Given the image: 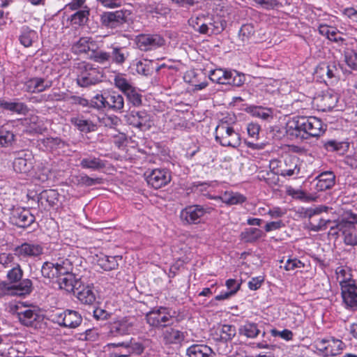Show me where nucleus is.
<instances>
[{"label": "nucleus", "instance_id": "b1692460", "mask_svg": "<svg viewBox=\"0 0 357 357\" xmlns=\"http://www.w3.org/2000/svg\"><path fill=\"white\" fill-rule=\"evenodd\" d=\"M94 46L93 42L91 38L82 37L78 41L73 44L72 50L75 54H87L88 56H89Z\"/></svg>", "mask_w": 357, "mask_h": 357}, {"label": "nucleus", "instance_id": "1a4fd4ad", "mask_svg": "<svg viewBox=\"0 0 357 357\" xmlns=\"http://www.w3.org/2000/svg\"><path fill=\"white\" fill-rule=\"evenodd\" d=\"M338 102V95L332 90H328L318 95L313 100V105L318 110L330 111L334 108Z\"/></svg>", "mask_w": 357, "mask_h": 357}, {"label": "nucleus", "instance_id": "9b49d317", "mask_svg": "<svg viewBox=\"0 0 357 357\" xmlns=\"http://www.w3.org/2000/svg\"><path fill=\"white\" fill-rule=\"evenodd\" d=\"M81 315L74 310H66L54 314V321L60 326L74 328L80 325Z\"/></svg>", "mask_w": 357, "mask_h": 357}, {"label": "nucleus", "instance_id": "5701e85b", "mask_svg": "<svg viewBox=\"0 0 357 357\" xmlns=\"http://www.w3.org/2000/svg\"><path fill=\"white\" fill-rule=\"evenodd\" d=\"M57 282L60 289L68 292H72L75 289H77L78 287H80V281L76 278L73 273L59 278Z\"/></svg>", "mask_w": 357, "mask_h": 357}, {"label": "nucleus", "instance_id": "a211bd4d", "mask_svg": "<svg viewBox=\"0 0 357 357\" xmlns=\"http://www.w3.org/2000/svg\"><path fill=\"white\" fill-rule=\"evenodd\" d=\"M133 324L126 317L119 319L110 324L109 333L114 335H124L128 334L132 328Z\"/></svg>", "mask_w": 357, "mask_h": 357}, {"label": "nucleus", "instance_id": "7ed1b4c3", "mask_svg": "<svg viewBox=\"0 0 357 357\" xmlns=\"http://www.w3.org/2000/svg\"><path fill=\"white\" fill-rule=\"evenodd\" d=\"M208 76L215 83L234 86H241L245 81V75L234 70L216 68L211 70Z\"/></svg>", "mask_w": 357, "mask_h": 357}, {"label": "nucleus", "instance_id": "ddd939ff", "mask_svg": "<svg viewBox=\"0 0 357 357\" xmlns=\"http://www.w3.org/2000/svg\"><path fill=\"white\" fill-rule=\"evenodd\" d=\"M172 179L170 172L165 169H155L147 176L146 181L149 185L155 189L168 184Z\"/></svg>", "mask_w": 357, "mask_h": 357}, {"label": "nucleus", "instance_id": "49530a36", "mask_svg": "<svg viewBox=\"0 0 357 357\" xmlns=\"http://www.w3.org/2000/svg\"><path fill=\"white\" fill-rule=\"evenodd\" d=\"M42 275L47 278L54 279L57 278V269L55 266L54 262H45L41 268Z\"/></svg>", "mask_w": 357, "mask_h": 357}, {"label": "nucleus", "instance_id": "13d9d810", "mask_svg": "<svg viewBox=\"0 0 357 357\" xmlns=\"http://www.w3.org/2000/svg\"><path fill=\"white\" fill-rule=\"evenodd\" d=\"M81 166L83 168L97 169L102 166L101 162L96 158H84L81 161Z\"/></svg>", "mask_w": 357, "mask_h": 357}, {"label": "nucleus", "instance_id": "c03bdc74", "mask_svg": "<svg viewBox=\"0 0 357 357\" xmlns=\"http://www.w3.org/2000/svg\"><path fill=\"white\" fill-rule=\"evenodd\" d=\"M114 83L116 88L126 93L133 86L123 74H118L114 76Z\"/></svg>", "mask_w": 357, "mask_h": 357}, {"label": "nucleus", "instance_id": "6ab92c4d", "mask_svg": "<svg viewBox=\"0 0 357 357\" xmlns=\"http://www.w3.org/2000/svg\"><path fill=\"white\" fill-rule=\"evenodd\" d=\"M207 21H208V18H206L204 15H200L191 17L189 23L195 31L200 33H218L220 32V29H215L209 27Z\"/></svg>", "mask_w": 357, "mask_h": 357}, {"label": "nucleus", "instance_id": "09e8293b", "mask_svg": "<svg viewBox=\"0 0 357 357\" xmlns=\"http://www.w3.org/2000/svg\"><path fill=\"white\" fill-rule=\"evenodd\" d=\"M14 134L3 126H0V146H7L14 141Z\"/></svg>", "mask_w": 357, "mask_h": 357}, {"label": "nucleus", "instance_id": "cd10ccee", "mask_svg": "<svg viewBox=\"0 0 357 357\" xmlns=\"http://www.w3.org/2000/svg\"><path fill=\"white\" fill-rule=\"evenodd\" d=\"M19 39L23 46L29 47L38 40V36L36 31L24 26L22 29Z\"/></svg>", "mask_w": 357, "mask_h": 357}, {"label": "nucleus", "instance_id": "c756f323", "mask_svg": "<svg viewBox=\"0 0 357 357\" xmlns=\"http://www.w3.org/2000/svg\"><path fill=\"white\" fill-rule=\"evenodd\" d=\"M77 298L83 303L93 304L96 298V291L93 285L88 284L84 286L82 289L77 292Z\"/></svg>", "mask_w": 357, "mask_h": 357}, {"label": "nucleus", "instance_id": "c9c22d12", "mask_svg": "<svg viewBox=\"0 0 357 357\" xmlns=\"http://www.w3.org/2000/svg\"><path fill=\"white\" fill-rule=\"evenodd\" d=\"M32 165L30 155L28 158L18 157L13 162V168L16 172L26 173L32 168Z\"/></svg>", "mask_w": 357, "mask_h": 357}, {"label": "nucleus", "instance_id": "69168bd1", "mask_svg": "<svg viewBox=\"0 0 357 357\" xmlns=\"http://www.w3.org/2000/svg\"><path fill=\"white\" fill-rule=\"evenodd\" d=\"M127 57V54L124 52L121 49L114 48L112 52V59L113 60L118 63H123L126 58Z\"/></svg>", "mask_w": 357, "mask_h": 357}, {"label": "nucleus", "instance_id": "4c0bfd02", "mask_svg": "<svg viewBox=\"0 0 357 357\" xmlns=\"http://www.w3.org/2000/svg\"><path fill=\"white\" fill-rule=\"evenodd\" d=\"M248 112L255 118L263 120H268L273 117V111L271 109L262 107H250L248 109Z\"/></svg>", "mask_w": 357, "mask_h": 357}, {"label": "nucleus", "instance_id": "72a5a7b5", "mask_svg": "<svg viewBox=\"0 0 357 357\" xmlns=\"http://www.w3.org/2000/svg\"><path fill=\"white\" fill-rule=\"evenodd\" d=\"M163 338L167 343L176 344L184 339L183 333L175 328H167L163 333Z\"/></svg>", "mask_w": 357, "mask_h": 357}, {"label": "nucleus", "instance_id": "603ef678", "mask_svg": "<svg viewBox=\"0 0 357 357\" xmlns=\"http://www.w3.org/2000/svg\"><path fill=\"white\" fill-rule=\"evenodd\" d=\"M344 59L350 68L357 70V50H347L344 52Z\"/></svg>", "mask_w": 357, "mask_h": 357}, {"label": "nucleus", "instance_id": "4d7b16f0", "mask_svg": "<svg viewBox=\"0 0 357 357\" xmlns=\"http://www.w3.org/2000/svg\"><path fill=\"white\" fill-rule=\"evenodd\" d=\"M22 275L23 271L18 264L13 267L7 273V278L10 282H16L20 280Z\"/></svg>", "mask_w": 357, "mask_h": 357}, {"label": "nucleus", "instance_id": "3c124183", "mask_svg": "<svg viewBox=\"0 0 357 357\" xmlns=\"http://www.w3.org/2000/svg\"><path fill=\"white\" fill-rule=\"evenodd\" d=\"M88 10H79L71 16L70 21L72 24L75 26L83 25L88 19Z\"/></svg>", "mask_w": 357, "mask_h": 357}, {"label": "nucleus", "instance_id": "39448f33", "mask_svg": "<svg viewBox=\"0 0 357 357\" xmlns=\"http://www.w3.org/2000/svg\"><path fill=\"white\" fill-rule=\"evenodd\" d=\"M101 73L91 64L80 63L77 67V83L82 87L94 85L102 80Z\"/></svg>", "mask_w": 357, "mask_h": 357}, {"label": "nucleus", "instance_id": "a18cd8bd", "mask_svg": "<svg viewBox=\"0 0 357 357\" xmlns=\"http://www.w3.org/2000/svg\"><path fill=\"white\" fill-rule=\"evenodd\" d=\"M89 57L97 63L106 64L109 61L111 56L106 52L92 50Z\"/></svg>", "mask_w": 357, "mask_h": 357}, {"label": "nucleus", "instance_id": "ea45409f", "mask_svg": "<svg viewBox=\"0 0 357 357\" xmlns=\"http://www.w3.org/2000/svg\"><path fill=\"white\" fill-rule=\"evenodd\" d=\"M70 121L82 132H89L95 129V125L93 123L82 117H73L71 119Z\"/></svg>", "mask_w": 357, "mask_h": 357}, {"label": "nucleus", "instance_id": "680f3d73", "mask_svg": "<svg viewBox=\"0 0 357 357\" xmlns=\"http://www.w3.org/2000/svg\"><path fill=\"white\" fill-rule=\"evenodd\" d=\"M125 94L133 105L139 106L141 104V96L137 93V90L134 87L131 88Z\"/></svg>", "mask_w": 357, "mask_h": 357}, {"label": "nucleus", "instance_id": "473e14b6", "mask_svg": "<svg viewBox=\"0 0 357 357\" xmlns=\"http://www.w3.org/2000/svg\"><path fill=\"white\" fill-rule=\"evenodd\" d=\"M107 107L114 111L121 112L123 109V98L116 92H112L107 96Z\"/></svg>", "mask_w": 357, "mask_h": 357}, {"label": "nucleus", "instance_id": "052dcab7", "mask_svg": "<svg viewBox=\"0 0 357 357\" xmlns=\"http://www.w3.org/2000/svg\"><path fill=\"white\" fill-rule=\"evenodd\" d=\"M262 236V231L257 228H249L245 231V238L249 241H257Z\"/></svg>", "mask_w": 357, "mask_h": 357}, {"label": "nucleus", "instance_id": "8fccbe9b", "mask_svg": "<svg viewBox=\"0 0 357 357\" xmlns=\"http://www.w3.org/2000/svg\"><path fill=\"white\" fill-rule=\"evenodd\" d=\"M236 333V328L231 325H222L220 330V335L221 339L226 341L231 340L235 336Z\"/></svg>", "mask_w": 357, "mask_h": 357}, {"label": "nucleus", "instance_id": "79ce46f5", "mask_svg": "<svg viewBox=\"0 0 357 357\" xmlns=\"http://www.w3.org/2000/svg\"><path fill=\"white\" fill-rule=\"evenodd\" d=\"M116 346L125 347L129 356L131 354L140 355L144 351L143 345L140 342H132V340H130V342L119 343Z\"/></svg>", "mask_w": 357, "mask_h": 357}, {"label": "nucleus", "instance_id": "bf43d9fd", "mask_svg": "<svg viewBox=\"0 0 357 357\" xmlns=\"http://www.w3.org/2000/svg\"><path fill=\"white\" fill-rule=\"evenodd\" d=\"M270 333L273 337H280L286 341H291L293 340L294 333L289 329H284L283 331H278L275 328L271 329Z\"/></svg>", "mask_w": 357, "mask_h": 357}, {"label": "nucleus", "instance_id": "c85d7f7f", "mask_svg": "<svg viewBox=\"0 0 357 357\" xmlns=\"http://www.w3.org/2000/svg\"><path fill=\"white\" fill-rule=\"evenodd\" d=\"M32 291V282L29 279L22 280L18 284H10V296H26Z\"/></svg>", "mask_w": 357, "mask_h": 357}, {"label": "nucleus", "instance_id": "2eb2a0df", "mask_svg": "<svg viewBox=\"0 0 357 357\" xmlns=\"http://www.w3.org/2000/svg\"><path fill=\"white\" fill-rule=\"evenodd\" d=\"M11 220L20 227H26L35 220L34 216L26 208H17L13 212Z\"/></svg>", "mask_w": 357, "mask_h": 357}, {"label": "nucleus", "instance_id": "864d4df0", "mask_svg": "<svg viewBox=\"0 0 357 357\" xmlns=\"http://www.w3.org/2000/svg\"><path fill=\"white\" fill-rule=\"evenodd\" d=\"M107 96L97 93L91 100L90 105L98 109L107 107Z\"/></svg>", "mask_w": 357, "mask_h": 357}, {"label": "nucleus", "instance_id": "338daca9", "mask_svg": "<svg viewBox=\"0 0 357 357\" xmlns=\"http://www.w3.org/2000/svg\"><path fill=\"white\" fill-rule=\"evenodd\" d=\"M14 257L9 253H1L0 255V264L4 267H10L13 265Z\"/></svg>", "mask_w": 357, "mask_h": 357}, {"label": "nucleus", "instance_id": "a19ab883", "mask_svg": "<svg viewBox=\"0 0 357 357\" xmlns=\"http://www.w3.org/2000/svg\"><path fill=\"white\" fill-rule=\"evenodd\" d=\"M319 32L332 41H337L341 38L340 33L335 27L329 26L326 24H321L319 26Z\"/></svg>", "mask_w": 357, "mask_h": 357}, {"label": "nucleus", "instance_id": "37998d69", "mask_svg": "<svg viewBox=\"0 0 357 357\" xmlns=\"http://www.w3.org/2000/svg\"><path fill=\"white\" fill-rule=\"evenodd\" d=\"M239 332L247 337L255 338L259 335V330L256 324L248 322L240 328Z\"/></svg>", "mask_w": 357, "mask_h": 357}, {"label": "nucleus", "instance_id": "4468645a", "mask_svg": "<svg viewBox=\"0 0 357 357\" xmlns=\"http://www.w3.org/2000/svg\"><path fill=\"white\" fill-rule=\"evenodd\" d=\"M43 248L39 244L24 243L15 249V255L20 259L35 257L43 253Z\"/></svg>", "mask_w": 357, "mask_h": 357}, {"label": "nucleus", "instance_id": "f257e3e1", "mask_svg": "<svg viewBox=\"0 0 357 357\" xmlns=\"http://www.w3.org/2000/svg\"><path fill=\"white\" fill-rule=\"evenodd\" d=\"M326 129V126L315 116H293L286 123V132L292 139H304L307 136L318 137Z\"/></svg>", "mask_w": 357, "mask_h": 357}, {"label": "nucleus", "instance_id": "5fc2aeb1", "mask_svg": "<svg viewBox=\"0 0 357 357\" xmlns=\"http://www.w3.org/2000/svg\"><path fill=\"white\" fill-rule=\"evenodd\" d=\"M41 198L45 199L50 206H53L58 202L59 193L55 190H45L42 193Z\"/></svg>", "mask_w": 357, "mask_h": 357}, {"label": "nucleus", "instance_id": "f8f14e48", "mask_svg": "<svg viewBox=\"0 0 357 357\" xmlns=\"http://www.w3.org/2000/svg\"><path fill=\"white\" fill-rule=\"evenodd\" d=\"M135 43L141 50L148 51L162 46L165 40L157 34H142L136 37Z\"/></svg>", "mask_w": 357, "mask_h": 357}, {"label": "nucleus", "instance_id": "f03ea898", "mask_svg": "<svg viewBox=\"0 0 357 357\" xmlns=\"http://www.w3.org/2000/svg\"><path fill=\"white\" fill-rule=\"evenodd\" d=\"M235 118L228 116L220 121L215 128V139L223 146L236 148L241 144L239 133L234 129Z\"/></svg>", "mask_w": 357, "mask_h": 357}, {"label": "nucleus", "instance_id": "774afa93", "mask_svg": "<svg viewBox=\"0 0 357 357\" xmlns=\"http://www.w3.org/2000/svg\"><path fill=\"white\" fill-rule=\"evenodd\" d=\"M248 135L253 139H258L259 134L260 127L256 123H249L247 127Z\"/></svg>", "mask_w": 357, "mask_h": 357}, {"label": "nucleus", "instance_id": "2f4dec72", "mask_svg": "<svg viewBox=\"0 0 357 357\" xmlns=\"http://www.w3.org/2000/svg\"><path fill=\"white\" fill-rule=\"evenodd\" d=\"M0 106L4 109L17 114H25L28 112L26 105L21 102L1 100Z\"/></svg>", "mask_w": 357, "mask_h": 357}, {"label": "nucleus", "instance_id": "412c9836", "mask_svg": "<svg viewBox=\"0 0 357 357\" xmlns=\"http://www.w3.org/2000/svg\"><path fill=\"white\" fill-rule=\"evenodd\" d=\"M126 13L123 10L109 12L102 16V23L110 28H114L125 22Z\"/></svg>", "mask_w": 357, "mask_h": 357}, {"label": "nucleus", "instance_id": "f3484780", "mask_svg": "<svg viewBox=\"0 0 357 357\" xmlns=\"http://www.w3.org/2000/svg\"><path fill=\"white\" fill-rule=\"evenodd\" d=\"M52 85L51 80L36 77L28 79L24 84V89L29 93H40L50 89Z\"/></svg>", "mask_w": 357, "mask_h": 357}, {"label": "nucleus", "instance_id": "de8ad7c7", "mask_svg": "<svg viewBox=\"0 0 357 357\" xmlns=\"http://www.w3.org/2000/svg\"><path fill=\"white\" fill-rule=\"evenodd\" d=\"M41 143L47 151H54L63 146V142L59 138L47 137L42 139Z\"/></svg>", "mask_w": 357, "mask_h": 357}, {"label": "nucleus", "instance_id": "a878e982", "mask_svg": "<svg viewBox=\"0 0 357 357\" xmlns=\"http://www.w3.org/2000/svg\"><path fill=\"white\" fill-rule=\"evenodd\" d=\"M215 199H220L227 205L242 204L246 200L245 197L242 194L232 191H226L221 196L217 197Z\"/></svg>", "mask_w": 357, "mask_h": 357}, {"label": "nucleus", "instance_id": "9d476101", "mask_svg": "<svg viewBox=\"0 0 357 357\" xmlns=\"http://www.w3.org/2000/svg\"><path fill=\"white\" fill-rule=\"evenodd\" d=\"M172 315L165 307L153 309L146 314L147 323L154 327L165 326L169 322Z\"/></svg>", "mask_w": 357, "mask_h": 357}, {"label": "nucleus", "instance_id": "393cba45", "mask_svg": "<svg viewBox=\"0 0 357 357\" xmlns=\"http://www.w3.org/2000/svg\"><path fill=\"white\" fill-rule=\"evenodd\" d=\"M118 257L107 256L102 253L96 255V261L97 264L104 271H111L118 266Z\"/></svg>", "mask_w": 357, "mask_h": 357}, {"label": "nucleus", "instance_id": "dca6fc26", "mask_svg": "<svg viewBox=\"0 0 357 357\" xmlns=\"http://www.w3.org/2000/svg\"><path fill=\"white\" fill-rule=\"evenodd\" d=\"M204 214V210L202 207L199 206H190L181 211L180 218L185 223H197Z\"/></svg>", "mask_w": 357, "mask_h": 357}, {"label": "nucleus", "instance_id": "0e129e2a", "mask_svg": "<svg viewBox=\"0 0 357 357\" xmlns=\"http://www.w3.org/2000/svg\"><path fill=\"white\" fill-rule=\"evenodd\" d=\"M241 283L234 279H229L226 281L225 285L229 293L234 296L240 289Z\"/></svg>", "mask_w": 357, "mask_h": 357}, {"label": "nucleus", "instance_id": "aec40b11", "mask_svg": "<svg viewBox=\"0 0 357 357\" xmlns=\"http://www.w3.org/2000/svg\"><path fill=\"white\" fill-rule=\"evenodd\" d=\"M342 297L345 306L347 308L355 309L357 307V287L355 284L343 286Z\"/></svg>", "mask_w": 357, "mask_h": 357}, {"label": "nucleus", "instance_id": "6e6d98bb", "mask_svg": "<svg viewBox=\"0 0 357 357\" xmlns=\"http://www.w3.org/2000/svg\"><path fill=\"white\" fill-rule=\"evenodd\" d=\"M254 26L250 24H244L239 31V38L243 42H246L254 34Z\"/></svg>", "mask_w": 357, "mask_h": 357}, {"label": "nucleus", "instance_id": "4be33fe9", "mask_svg": "<svg viewBox=\"0 0 357 357\" xmlns=\"http://www.w3.org/2000/svg\"><path fill=\"white\" fill-rule=\"evenodd\" d=\"M335 176L332 172H322L316 178V190L324 191L330 189L335 184Z\"/></svg>", "mask_w": 357, "mask_h": 357}, {"label": "nucleus", "instance_id": "e433bc0d", "mask_svg": "<svg viewBox=\"0 0 357 357\" xmlns=\"http://www.w3.org/2000/svg\"><path fill=\"white\" fill-rule=\"evenodd\" d=\"M336 71L335 66L323 63L317 68L316 74L326 82V78L332 79L335 77Z\"/></svg>", "mask_w": 357, "mask_h": 357}, {"label": "nucleus", "instance_id": "20e7f679", "mask_svg": "<svg viewBox=\"0 0 357 357\" xmlns=\"http://www.w3.org/2000/svg\"><path fill=\"white\" fill-rule=\"evenodd\" d=\"M357 215L352 213H345L344 216L336 224L337 229L344 236V241L347 245H357Z\"/></svg>", "mask_w": 357, "mask_h": 357}, {"label": "nucleus", "instance_id": "423d86ee", "mask_svg": "<svg viewBox=\"0 0 357 357\" xmlns=\"http://www.w3.org/2000/svg\"><path fill=\"white\" fill-rule=\"evenodd\" d=\"M125 119L130 125L143 131L148 130L154 126L153 116L145 110H132L125 115Z\"/></svg>", "mask_w": 357, "mask_h": 357}, {"label": "nucleus", "instance_id": "f704fd0d", "mask_svg": "<svg viewBox=\"0 0 357 357\" xmlns=\"http://www.w3.org/2000/svg\"><path fill=\"white\" fill-rule=\"evenodd\" d=\"M55 263L58 279L73 273V264L69 259H59Z\"/></svg>", "mask_w": 357, "mask_h": 357}, {"label": "nucleus", "instance_id": "6e6552de", "mask_svg": "<svg viewBox=\"0 0 357 357\" xmlns=\"http://www.w3.org/2000/svg\"><path fill=\"white\" fill-rule=\"evenodd\" d=\"M10 310L17 314L20 322L27 326H36L35 322L40 318L35 310L24 306L21 303L11 304Z\"/></svg>", "mask_w": 357, "mask_h": 357}, {"label": "nucleus", "instance_id": "e2e57ef3", "mask_svg": "<svg viewBox=\"0 0 357 357\" xmlns=\"http://www.w3.org/2000/svg\"><path fill=\"white\" fill-rule=\"evenodd\" d=\"M304 266V264L296 258L289 259L287 260L284 268L286 271H294L296 268H301Z\"/></svg>", "mask_w": 357, "mask_h": 357}, {"label": "nucleus", "instance_id": "7c9ffc66", "mask_svg": "<svg viewBox=\"0 0 357 357\" xmlns=\"http://www.w3.org/2000/svg\"><path fill=\"white\" fill-rule=\"evenodd\" d=\"M336 278L340 283L341 288L343 286L355 284L352 280L351 270L347 266H339L335 270Z\"/></svg>", "mask_w": 357, "mask_h": 357}, {"label": "nucleus", "instance_id": "58836bf2", "mask_svg": "<svg viewBox=\"0 0 357 357\" xmlns=\"http://www.w3.org/2000/svg\"><path fill=\"white\" fill-rule=\"evenodd\" d=\"M287 194L294 199H300L304 202L314 201L316 197L311 195H307L301 189L288 187L287 188Z\"/></svg>", "mask_w": 357, "mask_h": 357}, {"label": "nucleus", "instance_id": "bb28decb", "mask_svg": "<svg viewBox=\"0 0 357 357\" xmlns=\"http://www.w3.org/2000/svg\"><path fill=\"white\" fill-rule=\"evenodd\" d=\"M213 354L212 349L205 344H193L187 349L189 357H210Z\"/></svg>", "mask_w": 357, "mask_h": 357}, {"label": "nucleus", "instance_id": "0eeeda50", "mask_svg": "<svg viewBox=\"0 0 357 357\" xmlns=\"http://www.w3.org/2000/svg\"><path fill=\"white\" fill-rule=\"evenodd\" d=\"M314 347L322 356H336L343 349L344 343L337 339H318L314 343Z\"/></svg>", "mask_w": 357, "mask_h": 357}]
</instances>
